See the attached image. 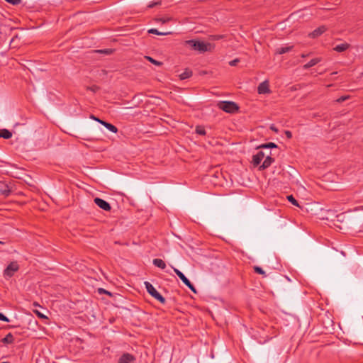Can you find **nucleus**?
I'll use <instances>...</instances> for the list:
<instances>
[{
	"label": "nucleus",
	"instance_id": "obj_9",
	"mask_svg": "<svg viewBox=\"0 0 363 363\" xmlns=\"http://www.w3.org/2000/svg\"><path fill=\"white\" fill-rule=\"evenodd\" d=\"M327 30L325 26H322L315 29L313 32L308 34V36L311 38H316L320 35H322Z\"/></svg>",
	"mask_w": 363,
	"mask_h": 363
},
{
	"label": "nucleus",
	"instance_id": "obj_11",
	"mask_svg": "<svg viewBox=\"0 0 363 363\" xmlns=\"http://www.w3.org/2000/svg\"><path fill=\"white\" fill-rule=\"evenodd\" d=\"M97 122H99V123L103 125L104 127H106L108 130L111 131L112 133H116L118 132V128L111 123L104 121L101 119H97Z\"/></svg>",
	"mask_w": 363,
	"mask_h": 363
},
{
	"label": "nucleus",
	"instance_id": "obj_38",
	"mask_svg": "<svg viewBox=\"0 0 363 363\" xmlns=\"http://www.w3.org/2000/svg\"><path fill=\"white\" fill-rule=\"evenodd\" d=\"M270 129L275 133H278V129L274 125L270 126Z\"/></svg>",
	"mask_w": 363,
	"mask_h": 363
},
{
	"label": "nucleus",
	"instance_id": "obj_7",
	"mask_svg": "<svg viewBox=\"0 0 363 363\" xmlns=\"http://www.w3.org/2000/svg\"><path fill=\"white\" fill-rule=\"evenodd\" d=\"M257 91L259 94L270 93L269 85L268 81L265 80L260 83L257 87Z\"/></svg>",
	"mask_w": 363,
	"mask_h": 363
},
{
	"label": "nucleus",
	"instance_id": "obj_19",
	"mask_svg": "<svg viewBox=\"0 0 363 363\" xmlns=\"http://www.w3.org/2000/svg\"><path fill=\"white\" fill-rule=\"evenodd\" d=\"M14 341V337L11 333H8L1 342L4 344H11Z\"/></svg>",
	"mask_w": 363,
	"mask_h": 363
},
{
	"label": "nucleus",
	"instance_id": "obj_18",
	"mask_svg": "<svg viewBox=\"0 0 363 363\" xmlns=\"http://www.w3.org/2000/svg\"><path fill=\"white\" fill-rule=\"evenodd\" d=\"M319 62H320V59L319 58L312 59L308 63H306V65H303V68L305 69H309L310 67H311L315 65L316 64H318Z\"/></svg>",
	"mask_w": 363,
	"mask_h": 363
},
{
	"label": "nucleus",
	"instance_id": "obj_36",
	"mask_svg": "<svg viewBox=\"0 0 363 363\" xmlns=\"http://www.w3.org/2000/svg\"><path fill=\"white\" fill-rule=\"evenodd\" d=\"M284 133H285V135H286V136L287 137V138H289V139L291 138V137H292V133H291V131H289V130H285V132H284Z\"/></svg>",
	"mask_w": 363,
	"mask_h": 363
},
{
	"label": "nucleus",
	"instance_id": "obj_21",
	"mask_svg": "<svg viewBox=\"0 0 363 363\" xmlns=\"http://www.w3.org/2000/svg\"><path fill=\"white\" fill-rule=\"evenodd\" d=\"M148 33L160 35H165L171 33V32H159L156 28H151L148 30Z\"/></svg>",
	"mask_w": 363,
	"mask_h": 363
},
{
	"label": "nucleus",
	"instance_id": "obj_20",
	"mask_svg": "<svg viewBox=\"0 0 363 363\" xmlns=\"http://www.w3.org/2000/svg\"><path fill=\"white\" fill-rule=\"evenodd\" d=\"M292 48H293L292 46H286V47H281V48H277L276 50V53L279 54V55L284 54L286 52L291 51Z\"/></svg>",
	"mask_w": 363,
	"mask_h": 363
},
{
	"label": "nucleus",
	"instance_id": "obj_29",
	"mask_svg": "<svg viewBox=\"0 0 363 363\" xmlns=\"http://www.w3.org/2000/svg\"><path fill=\"white\" fill-rule=\"evenodd\" d=\"M223 38V35H214L211 36V39L213 40H218L220 39H222Z\"/></svg>",
	"mask_w": 363,
	"mask_h": 363
},
{
	"label": "nucleus",
	"instance_id": "obj_40",
	"mask_svg": "<svg viewBox=\"0 0 363 363\" xmlns=\"http://www.w3.org/2000/svg\"><path fill=\"white\" fill-rule=\"evenodd\" d=\"M99 52H105V53H108V50H100Z\"/></svg>",
	"mask_w": 363,
	"mask_h": 363
},
{
	"label": "nucleus",
	"instance_id": "obj_28",
	"mask_svg": "<svg viewBox=\"0 0 363 363\" xmlns=\"http://www.w3.org/2000/svg\"><path fill=\"white\" fill-rule=\"evenodd\" d=\"M170 20V18H157L156 21L157 22H160L162 23H166L167 22H168Z\"/></svg>",
	"mask_w": 363,
	"mask_h": 363
},
{
	"label": "nucleus",
	"instance_id": "obj_32",
	"mask_svg": "<svg viewBox=\"0 0 363 363\" xmlns=\"http://www.w3.org/2000/svg\"><path fill=\"white\" fill-rule=\"evenodd\" d=\"M35 314L40 318H48V317L43 314H42L38 311H35Z\"/></svg>",
	"mask_w": 363,
	"mask_h": 363
},
{
	"label": "nucleus",
	"instance_id": "obj_2",
	"mask_svg": "<svg viewBox=\"0 0 363 363\" xmlns=\"http://www.w3.org/2000/svg\"><path fill=\"white\" fill-rule=\"evenodd\" d=\"M218 107L226 113H233L238 111L239 106L233 101H220Z\"/></svg>",
	"mask_w": 363,
	"mask_h": 363
},
{
	"label": "nucleus",
	"instance_id": "obj_6",
	"mask_svg": "<svg viewBox=\"0 0 363 363\" xmlns=\"http://www.w3.org/2000/svg\"><path fill=\"white\" fill-rule=\"evenodd\" d=\"M94 203L101 209L109 211L111 208L110 204L105 200L100 198H95Z\"/></svg>",
	"mask_w": 363,
	"mask_h": 363
},
{
	"label": "nucleus",
	"instance_id": "obj_34",
	"mask_svg": "<svg viewBox=\"0 0 363 363\" xmlns=\"http://www.w3.org/2000/svg\"><path fill=\"white\" fill-rule=\"evenodd\" d=\"M239 61H240V60H239V59H235V60H233L230 61V62H229V65H230V66H235V65L238 64V62Z\"/></svg>",
	"mask_w": 363,
	"mask_h": 363
},
{
	"label": "nucleus",
	"instance_id": "obj_17",
	"mask_svg": "<svg viewBox=\"0 0 363 363\" xmlns=\"http://www.w3.org/2000/svg\"><path fill=\"white\" fill-rule=\"evenodd\" d=\"M349 47H350V45L348 43H342V44L336 45L334 48V50L337 52H341L345 51Z\"/></svg>",
	"mask_w": 363,
	"mask_h": 363
},
{
	"label": "nucleus",
	"instance_id": "obj_41",
	"mask_svg": "<svg viewBox=\"0 0 363 363\" xmlns=\"http://www.w3.org/2000/svg\"><path fill=\"white\" fill-rule=\"evenodd\" d=\"M1 363H9L8 362H1Z\"/></svg>",
	"mask_w": 363,
	"mask_h": 363
},
{
	"label": "nucleus",
	"instance_id": "obj_26",
	"mask_svg": "<svg viewBox=\"0 0 363 363\" xmlns=\"http://www.w3.org/2000/svg\"><path fill=\"white\" fill-rule=\"evenodd\" d=\"M254 270L255 272H257V274H262V275H264V276H266L265 274V272L259 267L258 266H255L254 267Z\"/></svg>",
	"mask_w": 363,
	"mask_h": 363
},
{
	"label": "nucleus",
	"instance_id": "obj_39",
	"mask_svg": "<svg viewBox=\"0 0 363 363\" xmlns=\"http://www.w3.org/2000/svg\"><path fill=\"white\" fill-rule=\"evenodd\" d=\"M91 118L96 121H97V119H99L98 118L95 117L94 116H91Z\"/></svg>",
	"mask_w": 363,
	"mask_h": 363
},
{
	"label": "nucleus",
	"instance_id": "obj_23",
	"mask_svg": "<svg viewBox=\"0 0 363 363\" xmlns=\"http://www.w3.org/2000/svg\"><path fill=\"white\" fill-rule=\"evenodd\" d=\"M196 133L201 135H205L206 133L204 127L200 125L196 126Z\"/></svg>",
	"mask_w": 363,
	"mask_h": 363
},
{
	"label": "nucleus",
	"instance_id": "obj_15",
	"mask_svg": "<svg viewBox=\"0 0 363 363\" xmlns=\"http://www.w3.org/2000/svg\"><path fill=\"white\" fill-rule=\"evenodd\" d=\"M12 137V133L7 129H1L0 130V138H3L4 139H9Z\"/></svg>",
	"mask_w": 363,
	"mask_h": 363
},
{
	"label": "nucleus",
	"instance_id": "obj_33",
	"mask_svg": "<svg viewBox=\"0 0 363 363\" xmlns=\"http://www.w3.org/2000/svg\"><path fill=\"white\" fill-rule=\"evenodd\" d=\"M87 89L93 92H96L99 90V87L97 86H92L88 87Z\"/></svg>",
	"mask_w": 363,
	"mask_h": 363
},
{
	"label": "nucleus",
	"instance_id": "obj_22",
	"mask_svg": "<svg viewBox=\"0 0 363 363\" xmlns=\"http://www.w3.org/2000/svg\"><path fill=\"white\" fill-rule=\"evenodd\" d=\"M145 59H147L152 64L157 65V66H161L162 65V62L157 61L155 59H153L152 57L150 56H145Z\"/></svg>",
	"mask_w": 363,
	"mask_h": 363
},
{
	"label": "nucleus",
	"instance_id": "obj_30",
	"mask_svg": "<svg viewBox=\"0 0 363 363\" xmlns=\"http://www.w3.org/2000/svg\"><path fill=\"white\" fill-rule=\"evenodd\" d=\"M0 320L9 322V319L1 313H0Z\"/></svg>",
	"mask_w": 363,
	"mask_h": 363
},
{
	"label": "nucleus",
	"instance_id": "obj_31",
	"mask_svg": "<svg viewBox=\"0 0 363 363\" xmlns=\"http://www.w3.org/2000/svg\"><path fill=\"white\" fill-rule=\"evenodd\" d=\"M348 98H349V96H341L339 99H337L336 100V101L338 103H341V102H343L344 101H345L346 99H347Z\"/></svg>",
	"mask_w": 363,
	"mask_h": 363
},
{
	"label": "nucleus",
	"instance_id": "obj_10",
	"mask_svg": "<svg viewBox=\"0 0 363 363\" xmlns=\"http://www.w3.org/2000/svg\"><path fill=\"white\" fill-rule=\"evenodd\" d=\"M264 156L265 155L262 151H259L256 155H253L252 162L254 165H259L262 160L264 159Z\"/></svg>",
	"mask_w": 363,
	"mask_h": 363
},
{
	"label": "nucleus",
	"instance_id": "obj_8",
	"mask_svg": "<svg viewBox=\"0 0 363 363\" xmlns=\"http://www.w3.org/2000/svg\"><path fill=\"white\" fill-rule=\"evenodd\" d=\"M135 361V357L130 353H124L119 358L118 363H131Z\"/></svg>",
	"mask_w": 363,
	"mask_h": 363
},
{
	"label": "nucleus",
	"instance_id": "obj_14",
	"mask_svg": "<svg viewBox=\"0 0 363 363\" xmlns=\"http://www.w3.org/2000/svg\"><path fill=\"white\" fill-rule=\"evenodd\" d=\"M192 76V71L188 68H186L184 72H182V74H180L179 75V79L181 80H184V79H189V77H191Z\"/></svg>",
	"mask_w": 363,
	"mask_h": 363
},
{
	"label": "nucleus",
	"instance_id": "obj_1",
	"mask_svg": "<svg viewBox=\"0 0 363 363\" xmlns=\"http://www.w3.org/2000/svg\"><path fill=\"white\" fill-rule=\"evenodd\" d=\"M186 44L191 47L194 50H198L201 52L210 51L213 48V46L209 43H204L194 40H189L186 41Z\"/></svg>",
	"mask_w": 363,
	"mask_h": 363
},
{
	"label": "nucleus",
	"instance_id": "obj_13",
	"mask_svg": "<svg viewBox=\"0 0 363 363\" xmlns=\"http://www.w3.org/2000/svg\"><path fill=\"white\" fill-rule=\"evenodd\" d=\"M274 162V159L272 158L269 155H267L262 162V164L259 167L260 169H265L269 167L272 163Z\"/></svg>",
	"mask_w": 363,
	"mask_h": 363
},
{
	"label": "nucleus",
	"instance_id": "obj_16",
	"mask_svg": "<svg viewBox=\"0 0 363 363\" xmlns=\"http://www.w3.org/2000/svg\"><path fill=\"white\" fill-rule=\"evenodd\" d=\"M153 264L162 269H164L165 267H166V264L165 262L161 259H154L153 261Z\"/></svg>",
	"mask_w": 363,
	"mask_h": 363
},
{
	"label": "nucleus",
	"instance_id": "obj_42",
	"mask_svg": "<svg viewBox=\"0 0 363 363\" xmlns=\"http://www.w3.org/2000/svg\"><path fill=\"white\" fill-rule=\"evenodd\" d=\"M3 243H4L3 242L0 241V244H3Z\"/></svg>",
	"mask_w": 363,
	"mask_h": 363
},
{
	"label": "nucleus",
	"instance_id": "obj_5",
	"mask_svg": "<svg viewBox=\"0 0 363 363\" xmlns=\"http://www.w3.org/2000/svg\"><path fill=\"white\" fill-rule=\"evenodd\" d=\"M18 268L19 267L16 262H11L5 269L4 274L5 277H11L14 272L18 270Z\"/></svg>",
	"mask_w": 363,
	"mask_h": 363
},
{
	"label": "nucleus",
	"instance_id": "obj_27",
	"mask_svg": "<svg viewBox=\"0 0 363 363\" xmlns=\"http://www.w3.org/2000/svg\"><path fill=\"white\" fill-rule=\"evenodd\" d=\"M6 2L12 4V5H18L21 3L22 0H5Z\"/></svg>",
	"mask_w": 363,
	"mask_h": 363
},
{
	"label": "nucleus",
	"instance_id": "obj_37",
	"mask_svg": "<svg viewBox=\"0 0 363 363\" xmlns=\"http://www.w3.org/2000/svg\"><path fill=\"white\" fill-rule=\"evenodd\" d=\"M158 4H160V2L150 3V4L148 5V7H149V8H152V7H154L155 6L158 5Z\"/></svg>",
	"mask_w": 363,
	"mask_h": 363
},
{
	"label": "nucleus",
	"instance_id": "obj_25",
	"mask_svg": "<svg viewBox=\"0 0 363 363\" xmlns=\"http://www.w3.org/2000/svg\"><path fill=\"white\" fill-rule=\"evenodd\" d=\"M287 199L289 202H291L293 205L296 206H298V201L294 199V197L292 195H289L287 196Z\"/></svg>",
	"mask_w": 363,
	"mask_h": 363
},
{
	"label": "nucleus",
	"instance_id": "obj_24",
	"mask_svg": "<svg viewBox=\"0 0 363 363\" xmlns=\"http://www.w3.org/2000/svg\"><path fill=\"white\" fill-rule=\"evenodd\" d=\"M259 147H260V148H275V147H277V145L274 143H268L261 145Z\"/></svg>",
	"mask_w": 363,
	"mask_h": 363
},
{
	"label": "nucleus",
	"instance_id": "obj_12",
	"mask_svg": "<svg viewBox=\"0 0 363 363\" xmlns=\"http://www.w3.org/2000/svg\"><path fill=\"white\" fill-rule=\"evenodd\" d=\"M11 194L9 186L4 183H0V194L6 197Z\"/></svg>",
	"mask_w": 363,
	"mask_h": 363
},
{
	"label": "nucleus",
	"instance_id": "obj_4",
	"mask_svg": "<svg viewBox=\"0 0 363 363\" xmlns=\"http://www.w3.org/2000/svg\"><path fill=\"white\" fill-rule=\"evenodd\" d=\"M174 272L175 274L179 277V279L182 281V282L194 293L196 294V289L194 286L191 283V281L185 277V275L179 271L178 269L173 267Z\"/></svg>",
	"mask_w": 363,
	"mask_h": 363
},
{
	"label": "nucleus",
	"instance_id": "obj_35",
	"mask_svg": "<svg viewBox=\"0 0 363 363\" xmlns=\"http://www.w3.org/2000/svg\"><path fill=\"white\" fill-rule=\"evenodd\" d=\"M99 294H106L111 295L110 292H108V291H106L104 289H101V288L99 289Z\"/></svg>",
	"mask_w": 363,
	"mask_h": 363
},
{
	"label": "nucleus",
	"instance_id": "obj_3",
	"mask_svg": "<svg viewBox=\"0 0 363 363\" xmlns=\"http://www.w3.org/2000/svg\"><path fill=\"white\" fill-rule=\"evenodd\" d=\"M147 291L161 303H165V298L155 289V288L148 281L145 282Z\"/></svg>",
	"mask_w": 363,
	"mask_h": 363
}]
</instances>
